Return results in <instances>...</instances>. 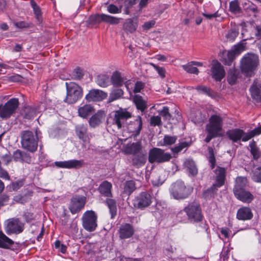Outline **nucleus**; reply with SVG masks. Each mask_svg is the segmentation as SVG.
Wrapping results in <instances>:
<instances>
[{"label":"nucleus","mask_w":261,"mask_h":261,"mask_svg":"<svg viewBox=\"0 0 261 261\" xmlns=\"http://www.w3.org/2000/svg\"><path fill=\"white\" fill-rule=\"evenodd\" d=\"M177 139L175 136L166 135L164 136L163 141L160 142L161 146H170L174 144Z\"/></svg>","instance_id":"37998d69"},{"label":"nucleus","mask_w":261,"mask_h":261,"mask_svg":"<svg viewBox=\"0 0 261 261\" xmlns=\"http://www.w3.org/2000/svg\"><path fill=\"white\" fill-rule=\"evenodd\" d=\"M97 215L94 211H86L84 213L82 217L83 228L88 231H93L97 226Z\"/></svg>","instance_id":"9d476101"},{"label":"nucleus","mask_w":261,"mask_h":261,"mask_svg":"<svg viewBox=\"0 0 261 261\" xmlns=\"http://www.w3.org/2000/svg\"><path fill=\"white\" fill-rule=\"evenodd\" d=\"M216 184H213L212 187L203 192L202 196L206 199H210L214 196L215 193L217 191L218 188Z\"/></svg>","instance_id":"a18cd8bd"},{"label":"nucleus","mask_w":261,"mask_h":261,"mask_svg":"<svg viewBox=\"0 0 261 261\" xmlns=\"http://www.w3.org/2000/svg\"><path fill=\"white\" fill-rule=\"evenodd\" d=\"M223 119L217 115H213L209 119V122L205 126V130H209L218 136L222 129Z\"/></svg>","instance_id":"f8f14e48"},{"label":"nucleus","mask_w":261,"mask_h":261,"mask_svg":"<svg viewBox=\"0 0 261 261\" xmlns=\"http://www.w3.org/2000/svg\"><path fill=\"white\" fill-rule=\"evenodd\" d=\"M238 79V72L234 69H230L227 76V81L231 85H234Z\"/></svg>","instance_id":"49530a36"},{"label":"nucleus","mask_w":261,"mask_h":261,"mask_svg":"<svg viewBox=\"0 0 261 261\" xmlns=\"http://www.w3.org/2000/svg\"><path fill=\"white\" fill-rule=\"evenodd\" d=\"M12 156L10 152L1 156V160L4 165H8L12 161Z\"/></svg>","instance_id":"338daca9"},{"label":"nucleus","mask_w":261,"mask_h":261,"mask_svg":"<svg viewBox=\"0 0 261 261\" xmlns=\"http://www.w3.org/2000/svg\"><path fill=\"white\" fill-rule=\"evenodd\" d=\"M147 160V155L142 152L133 155L129 162L131 165L136 168H139L144 166Z\"/></svg>","instance_id":"b1692460"},{"label":"nucleus","mask_w":261,"mask_h":261,"mask_svg":"<svg viewBox=\"0 0 261 261\" xmlns=\"http://www.w3.org/2000/svg\"><path fill=\"white\" fill-rule=\"evenodd\" d=\"M86 198L85 196L81 195H74L70 201L68 206L69 210L72 214L78 213L83 209L85 205Z\"/></svg>","instance_id":"ddd939ff"},{"label":"nucleus","mask_w":261,"mask_h":261,"mask_svg":"<svg viewBox=\"0 0 261 261\" xmlns=\"http://www.w3.org/2000/svg\"><path fill=\"white\" fill-rule=\"evenodd\" d=\"M191 141H180L177 145H176L174 147L171 148V150L174 154H177L185 149V150H186L188 148L191 146Z\"/></svg>","instance_id":"58836bf2"},{"label":"nucleus","mask_w":261,"mask_h":261,"mask_svg":"<svg viewBox=\"0 0 261 261\" xmlns=\"http://www.w3.org/2000/svg\"><path fill=\"white\" fill-rule=\"evenodd\" d=\"M107 93L99 89H92L86 96L89 101H100L107 97Z\"/></svg>","instance_id":"412c9836"},{"label":"nucleus","mask_w":261,"mask_h":261,"mask_svg":"<svg viewBox=\"0 0 261 261\" xmlns=\"http://www.w3.org/2000/svg\"><path fill=\"white\" fill-rule=\"evenodd\" d=\"M127 151L133 155L138 154L141 149V144L140 142H134L127 147Z\"/></svg>","instance_id":"79ce46f5"},{"label":"nucleus","mask_w":261,"mask_h":261,"mask_svg":"<svg viewBox=\"0 0 261 261\" xmlns=\"http://www.w3.org/2000/svg\"><path fill=\"white\" fill-rule=\"evenodd\" d=\"M56 167L67 169H79L84 165L83 160H71L65 161H57L55 162Z\"/></svg>","instance_id":"6ab92c4d"},{"label":"nucleus","mask_w":261,"mask_h":261,"mask_svg":"<svg viewBox=\"0 0 261 261\" xmlns=\"http://www.w3.org/2000/svg\"><path fill=\"white\" fill-rule=\"evenodd\" d=\"M193 64H191V62L186 65L182 66L183 69L188 73H194L198 74L199 70L197 67H193Z\"/></svg>","instance_id":"4d7b16f0"},{"label":"nucleus","mask_w":261,"mask_h":261,"mask_svg":"<svg viewBox=\"0 0 261 261\" xmlns=\"http://www.w3.org/2000/svg\"><path fill=\"white\" fill-rule=\"evenodd\" d=\"M105 117L106 114L103 111H98L90 118L89 120V126L92 128L96 127L105 120Z\"/></svg>","instance_id":"4be33fe9"},{"label":"nucleus","mask_w":261,"mask_h":261,"mask_svg":"<svg viewBox=\"0 0 261 261\" xmlns=\"http://www.w3.org/2000/svg\"><path fill=\"white\" fill-rule=\"evenodd\" d=\"M75 132L78 138L83 143L89 142L90 140V134L88 132L87 124H79L75 126Z\"/></svg>","instance_id":"aec40b11"},{"label":"nucleus","mask_w":261,"mask_h":261,"mask_svg":"<svg viewBox=\"0 0 261 261\" xmlns=\"http://www.w3.org/2000/svg\"><path fill=\"white\" fill-rule=\"evenodd\" d=\"M19 105L18 99L12 98L9 100L4 105H0V117L4 119H7L13 116Z\"/></svg>","instance_id":"6e6552de"},{"label":"nucleus","mask_w":261,"mask_h":261,"mask_svg":"<svg viewBox=\"0 0 261 261\" xmlns=\"http://www.w3.org/2000/svg\"><path fill=\"white\" fill-rule=\"evenodd\" d=\"M96 83L100 87L106 88L111 83L109 76L107 74H100L95 79Z\"/></svg>","instance_id":"f704fd0d"},{"label":"nucleus","mask_w":261,"mask_h":261,"mask_svg":"<svg viewBox=\"0 0 261 261\" xmlns=\"http://www.w3.org/2000/svg\"><path fill=\"white\" fill-rule=\"evenodd\" d=\"M195 89L199 92L206 94L210 96H212L214 95L213 91L211 88L205 86H197L195 87Z\"/></svg>","instance_id":"603ef678"},{"label":"nucleus","mask_w":261,"mask_h":261,"mask_svg":"<svg viewBox=\"0 0 261 261\" xmlns=\"http://www.w3.org/2000/svg\"><path fill=\"white\" fill-rule=\"evenodd\" d=\"M112 184L110 182L105 180L99 185L98 190L99 193L103 196L111 197H112Z\"/></svg>","instance_id":"7c9ffc66"},{"label":"nucleus","mask_w":261,"mask_h":261,"mask_svg":"<svg viewBox=\"0 0 261 261\" xmlns=\"http://www.w3.org/2000/svg\"><path fill=\"white\" fill-rule=\"evenodd\" d=\"M252 178L255 182H261V165L254 169Z\"/></svg>","instance_id":"5fc2aeb1"},{"label":"nucleus","mask_w":261,"mask_h":261,"mask_svg":"<svg viewBox=\"0 0 261 261\" xmlns=\"http://www.w3.org/2000/svg\"><path fill=\"white\" fill-rule=\"evenodd\" d=\"M37 113V108L31 106L24 107L21 115L24 119H32L34 118Z\"/></svg>","instance_id":"c9c22d12"},{"label":"nucleus","mask_w":261,"mask_h":261,"mask_svg":"<svg viewBox=\"0 0 261 261\" xmlns=\"http://www.w3.org/2000/svg\"><path fill=\"white\" fill-rule=\"evenodd\" d=\"M250 151L254 160H257L260 158L261 155V152L256 146H251Z\"/></svg>","instance_id":"680f3d73"},{"label":"nucleus","mask_w":261,"mask_h":261,"mask_svg":"<svg viewBox=\"0 0 261 261\" xmlns=\"http://www.w3.org/2000/svg\"><path fill=\"white\" fill-rule=\"evenodd\" d=\"M136 189L135 184L133 180L127 181L125 183L124 193L128 195H130Z\"/></svg>","instance_id":"de8ad7c7"},{"label":"nucleus","mask_w":261,"mask_h":261,"mask_svg":"<svg viewBox=\"0 0 261 261\" xmlns=\"http://www.w3.org/2000/svg\"><path fill=\"white\" fill-rule=\"evenodd\" d=\"M149 65L153 67V68L158 72V74L162 78H164L165 77L166 71L163 67L158 66L152 63H150Z\"/></svg>","instance_id":"bf43d9fd"},{"label":"nucleus","mask_w":261,"mask_h":261,"mask_svg":"<svg viewBox=\"0 0 261 261\" xmlns=\"http://www.w3.org/2000/svg\"><path fill=\"white\" fill-rule=\"evenodd\" d=\"M144 87V84L141 81H137L135 85L134 92L136 93L140 92Z\"/></svg>","instance_id":"774afa93"},{"label":"nucleus","mask_w":261,"mask_h":261,"mask_svg":"<svg viewBox=\"0 0 261 261\" xmlns=\"http://www.w3.org/2000/svg\"><path fill=\"white\" fill-rule=\"evenodd\" d=\"M245 45L242 43H239L238 44L234 45L232 49V51L234 52L237 55H239L242 51L244 50Z\"/></svg>","instance_id":"052dcab7"},{"label":"nucleus","mask_w":261,"mask_h":261,"mask_svg":"<svg viewBox=\"0 0 261 261\" xmlns=\"http://www.w3.org/2000/svg\"><path fill=\"white\" fill-rule=\"evenodd\" d=\"M247 182L246 177L242 176L238 177L236 179L235 185L233 190V193L246 189Z\"/></svg>","instance_id":"72a5a7b5"},{"label":"nucleus","mask_w":261,"mask_h":261,"mask_svg":"<svg viewBox=\"0 0 261 261\" xmlns=\"http://www.w3.org/2000/svg\"><path fill=\"white\" fill-rule=\"evenodd\" d=\"M143 258H132L126 257L124 255L118 253L115 257V261H142Z\"/></svg>","instance_id":"6e6d98bb"},{"label":"nucleus","mask_w":261,"mask_h":261,"mask_svg":"<svg viewBox=\"0 0 261 261\" xmlns=\"http://www.w3.org/2000/svg\"><path fill=\"white\" fill-rule=\"evenodd\" d=\"M66 96L64 101L68 103H74L83 96V89L81 86L74 82H66Z\"/></svg>","instance_id":"20e7f679"},{"label":"nucleus","mask_w":261,"mask_h":261,"mask_svg":"<svg viewBox=\"0 0 261 261\" xmlns=\"http://www.w3.org/2000/svg\"><path fill=\"white\" fill-rule=\"evenodd\" d=\"M237 56L236 54L234 53V52L231 50L229 51L227 53V59L225 60V64L227 65L228 66H230L232 64V63L236 58V56Z\"/></svg>","instance_id":"e2e57ef3"},{"label":"nucleus","mask_w":261,"mask_h":261,"mask_svg":"<svg viewBox=\"0 0 261 261\" xmlns=\"http://www.w3.org/2000/svg\"><path fill=\"white\" fill-rule=\"evenodd\" d=\"M212 76L217 81H220L225 76L223 67L217 60H213L211 68Z\"/></svg>","instance_id":"a211bd4d"},{"label":"nucleus","mask_w":261,"mask_h":261,"mask_svg":"<svg viewBox=\"0 0 261 261\" xmlns=\"http://www.w3.org/2000/svg\"><path fill=\"white\" fill-rule=\"evenodd\" d=\"M24 229V223L18 218H11L7 221L6 231L8 234L12 233L19 234Z\"/></svg>","instance_id":"4468645a"},{"label":"nucleus","mask_w":261,"mask_h":261,"mask_svg":"<svg viewBox=\"0 0 261 261\" xmlns=\"http://www.w3.org/2000/svg\"><path fill=\"white\" fill-rule=\"evenodd\" d=\"M236 197L244 203H249L254 199V196L247 189L233 193Z\"/></svg>","instance_id":"bb28decb"},{"label":"nucleus","mask_w":261,"mask_h":261,"mask_svg":"<svg viewBox=\"0 0 261 261\" xmlns=\"http://www.w3.org/2000/svg\"><path fill=\"white\" fill-rule=\"evenodd\" d=\"M252 98L257 102L261 101V81L256 79L250 88Z\"/></svg>","instance_id":"5701e85b"},{"label":"nucleus","mask_w":261,"mask_h":261,"mask_svg":"<svg viewBox=\"0 0 261 261\" xmlns=\"http://www.w3.org/2000/svg\"><path fill=\"white\" fill-rule=\"evenodd\" d=\"M170 195L175 199H184L189 197L192 192V188L187 187L184 182L177 180L171 186L169 189Z\"/></svg>","instance_id":"7ed1b4c3"},{"label":"nucleus","mask_w":261,"mask_h":261,"mask_svg":"<svg viewBox=\"0 0 261 261\" xmlns=\"http://www.w3.org/2000/svg\"><path fill=\"white\" fill-rule=\"evenodd\" d=\"M14 244V242L0 231V247L8 249Z\"/></svg>","instance_id":"ea45409f"},{"label":"nucleus","mask_w":261,"mask_h":261,"mask_svg":"<svg viewBox=\"0 0 261 261\" xmlns=\"http://www.w3.org/2000/svg\"><path fill=\"white\" fill-rule=\"evenodd\" d=\"M94 112V109L90 105H85L79 107L78 109L79 115L80 117L85 118Z\"/></svg>","instance_id":"4c0bfd02"},{"label":"nucleus","mask_w":261,"mask_h":261,"mask_svg":"<svg viewBox=\"0 0 261 261\" xmlns=\"http://www.w3.org/2000/svg\"><path fill=\"white\" fill-rule=\"evenodd\" d=\"M150 125L151 126H160L162 124L161 118L159 116H153L150 118Z\"/></svg>","instance_id":"0e129e2a"},{"label":"nucleus","mask_w":261,"mask_h":261,"mask_svg":"<svg viewBox=\"0 0 261 261\" xmlns=\"http://www.w3.org/2000/svg\"><path fill=\"white\" fill-rule=\"evenodd\" d=\"M133 102L135 103L137 109L142 113L144 112L147 108L146 101L141 96L135 95L133 98Z\"/></svg>","instance_id":"473e14b6"},{"label":"nucleus","mask_w":261,"mask_h":261,"mask_svg":"<svg viewBox=\"0 0 261 261\" xmlns=\"http://www.w3.org/2000/svg\"><path fill=\"white\" fill-rule=\"evenodd\" d=\"M21 144L22 148L32 152H35L38 146V137L37 133L34 134L30 130H23L21 132Z\"/></svg>","instance_id":"f03ea898"},{"label":"nucleus","mask_w":261,"mask_h":261,"mask_svg":"<svg viewBox=\"0 0 261 261\" xmlns=\"http://www.w3.org/2000/svg\"><path fill=\"white\" fill-rule=\"evenodd\" d=\"M170 153H165L164 150L158 148H153L149 152L148 161L150 163H163L169 161L171 158Z\"/></svg>","instance_id":"9b49d317"},{"label":"nucleus","mask_w":261,"mask_h":261,"mask_svg":"<svg viewBox=\"0 0 261 261\" xmlns=\"http://www.w3.org/2000/svg\"><path fill=\"white\" fill-rule=\"evenodd\" d=\"M207 150L208 152V161L211 164V167L212 169L214 168L216 165V159L215 157V154L214 151V149L210 146H208L207 148Z\"/></svg>","instance_id":"864d4df0"},{"label":"nucleus","mask_w":261,"mask_h":261,"mask_svg":"<svg viewBox=\"0 0 261 261\" xmlns=\"http://www.w3.org/2000/svg\"><path fill=\"white\" fill-rule=\"evenodd\" d=\"M159 114L162 116L165 120H170L171 115L169 113V108L167 107H163V109L161 111H159Z\"/></svg>","instance_id":"13d9d810"},{"label":"nucleus","mask_w":261,"mask_h":261,"mask_svg":"<svg viewBox=\"0 0 261 261\" xmlns=\"http://www.w3.org/2000/svg\"><path fill=\"white\" fill-rule=\"evenodd\" d=\"M123 95L124 91L122 89H113L110 93L108 102L111 103L115 100L120 99L123 97Z\"/></svg>","instance_id":"e433bc0d"},{"label":"nucleus","mask_w":261,"mask_h":261,"mask_svg":"<svg viewBox=\"0 0 261 261\" xmlns=\"http://www.w3.org/2000/svg\"><path fill=\"white\" fill-rule=\"evenodd\" d=\"M216 184L217 187L222 186L225 181L226 176V170L224 168L217 167L216 169Z\"/></svg>","instance_id":"2f4dec72"},{"label":"nucleus","mask_w":261,"mask_h":261,"mask_svg":"<svg viewBox=\"0 0 261 261\" xmlns=\"http://www.w3.org/2000/svg\"><path fill=\"white\" fill-rule=\"evenodd\" d=\"M229 10L233 13H239L241 11V9L240 7V3L238 0H234L229 3Z\"/></svg>","instance_id":"3c124183"},{"label":"nucleus","mask_w":261,"mask_h":261,"mask_svg":"<svg viewBox=\"0 0 261 261\" xmlns=\"http://www.w3.org/2000/svg\"><path fill=\"white\" fill-rule=\"evenodd\" d=\"M239 33V28L234 27L229 30L225 35V37L229 41H233Z\"/></svg>","instance_id":"c03bdc74"},{"label":"nucleus","mask_w":261,"mask_h":261,"mask_svg":"<svg viewBox=\"0 0 261 261\" xmlns=\"http://www.w3.org/2000/svg\"><path fill=\"white\" fill-rule=\"evenodd\" d=\"M120 18L102 13L91 15L88 21L91 24H99L103 22L111 25H116L120 22Z\"/></svg>","instance_id":"1a4fd4ad"},{"label":"nucleus","mask_w":261,"mask_h":261,"mask_svg":"<svg viewBox=\"0 0 261 261\" xmlns=\"http://www.w3.org/2000/svg\"><path fill=\"white\" fill-rule=\"evenodd\" d=\"M119 237L121 239H126L132 237L134 233V229L128 223L122 225L119 230Z\"/></svg>","instance_id":"a878e982"},{"label":"nucleus","mask_w":261,"mask_h":261,"mask_svg":"<svg viewBox=\"0 0 261 261\" xmlns=\"http://www.w3.org/2000/svg\"><path fill=\"white\" fill-rule=\"evenodd\" d=\"M138 27V23L133 18L126 19L123 24V30L127 34L134 33Z\"/></svg>","instance_id":"c85d7f7f"},{"label":"nucleus","mask_w":261,"mask_h":261,"mask_svg":"<svg viewBox=\"0 0 261 261\" xmlns=\"http://www.w3.org/2000/svg\"><path fill=\"white\" fill-rule=\"evenodd\" d=\"M153 198L152 189L141 192L135 198L134 206L138 209L144 210L151 204Z\"/></svg>","instance_id":"39448f33"},{"label":"nucleus","mask_w":261,"mask_h":261,"mask_svg":"<svg viewBox=\"0 0 261 261\" xmlns=\"http://www.w3.org/2000/svg\"><path fill=\"white\" fill-rule=\"evenodd\" d=\"M243 10L249 16H256L258 13L257 7L250 1H246L242 4Z\"/></svg>","instance_id":"cd10ccee"},{"label":"nucleus","mask_w":261,"mask_h":261,"mask_svg":"<svg viewBox=\"0 0 261 261\" xmlns=\"http://www.w3.org/2000/svg\"><path fill=\"white\" fill-rule=\"evenodd\" d=\"M83 75V70L80 67H76L73 71V76L76 80H80Z\"/></svg>","instance_id":"69168bd1"},{"label":"nucleus","mask_w":261,"mask_h":261,"mask_svg":"<svg viewBox=\"0 0 261 261\" xmlns=\"http://www.w3.org/2000/svg\"><path fill=\"white\" fill-rule=\"evenodd\" d=\"M122 5H120L119 7L114 4H109L107 7V11L111 14H115L121 13Z\"/></svg>","instance_id":"09e8293b"},{"label":"nucleus","mask_w":261,"mask_h":261,"mask_svg":"<svg viewBox=\"0 0 261 261\" xmlns=\"http://www.w3.org/2000/svg\"><path fill=\"white\" fill-rule=\"evenodd\" d=\"M142 120L140 116H137L134 121H130L127 125L128 131L135 138L138 136L142 129Z\"/></svg>","instance_id":"f3484780"},{"label":"nucleus","mask_w":261,"mask_h":261,"mask_svg":"<svg viewBox=\"0 0 261 261\" xmlns=\"http://www.w3.org/2000/svg\"><path fill=\"white\" fill-rule=\"evenodd\" d=\"M132 117L130 112L125 109L120 108L115 112L114 117L113 118V124H116L118 128L122 127V122Z\"/></svg>","instance_id":"2eb2a0df"},{"label":"nucleus","mask_w":261,"mask_h":261,"mask_svg":"<svg viewBox=\"0 0 261 261\" xmlns=\"http://www.w3.org/2000/svg\"><path fill=\"white\" fill-rule=\"evenodd\" d=\"M259 64L257 55L252 53L245 54L241 61V68L243 72L249 73L253 72Z\"/></svg>","instance_id":"0eeeda50"},{"label":"nucleus","mask_w":261,"mask_h":261,"mask_svg":"<svg viewBox=\"0 0 261 261\" xmlns=\"http://www.w3.org/2000/svg\"><path fill=\"white\" fill-rule=\"evenodd\" d=\"M188 219L192 222H199L202 220L203 216L200 205L197 201L189 203L184 209Z\"/></svg>","instance_id":"423d86ee"},{"label":"nucleus","mask_w":261,"mask_h":261,"mask_svg":"<svg viewBox=\"0 0 261 261\" xmlns=\"http://www.w3.org/2000/svg\"><path fill=\"white\" fill-rule=\"evenodd\" d=\"M184 166L189 176H195L198 174V168L193 160L187 159L184 162Z\"/></svg>","instance_id":"c756f323"},{"label":"nucleus","mask_w":261,"mask_h":261,"mask_svg":"<svg viewBox=\"0 0 261 261\" xmlns=\"http://www.w3.org/2000/svg\"><path fill=\"white\" fill-rule=\"evenodd\" d=\"M261 134V125L255 128L250 132L247 133L242 129L234 128L228 130L226 135L228 138L233 142H237L242 139V141L246 142L256 135Z\"/></svg>","instance_id":"f257e3e1"},{"label":"nucleus","mask_w":261,"mask_h":261,"mask_svg":"<svg viewBox=\"0 0 261 261\" xmlns=\"http://www.w3.org/2000/svg\"><path fill=\"white\" fill-rule=\"evenodd\" d=\"M31 5L33 9L34 13L35 15L36 19L38 21H40L42 15L40 7L34 0L31 1Z\"/></svg>","instance_id":"8fccbe9b"},{"label":"nucleus","mask_w":261,"mask_h":261,"mask_svg":"<svg viewBox=\"0 0 261 261\" xmlns=\"http://www.w3.org/2000/svg\"><path fill=\"white\" fill-rule=\"evenodd\" d=\"M253 216V214L250 207L243 206L238 209L236 218L239 220L246 221L251 220Z\"/></svg>","instance_id":"393cba45"},{"label":"nucleus","mask_w":261,"mask_h":261,"mask_svg":"<svg viewBox=\"0 0 261 261\" xmlns=\"http://www.w3.org/2000/svg\"><path fill=\"white\" fill-rule=\"evenodd\" d=\"M111 84L116 88H119L125 85L127 89H128L129 80L119 71H114L110 78Z\"/></svg>","instance_id":"dca6fc26"},{"label":"nucleus","mask_w":261,"mask_h":261,"mask_svg":"<svg viewBox=\"0 0 261 261\" xmlns=\"http://www.w3.org/2000/svg\"><path fill=\"white\" fill-rule=\"evenodd\" d=\"M109 207L111 218H114L117 214L116 202L114 199L107 198L105 201Z\"/></svg>","instance_id":"a19ab883"}]
</instances>
